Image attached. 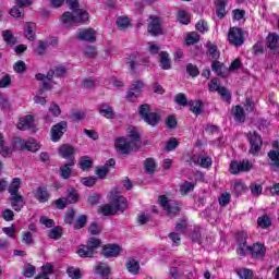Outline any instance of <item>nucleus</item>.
I'll return each mask as SVG.
<instances>
[{"instance_id":"nucleus-26","label":"nucleus","mask_w":279,"mask_h":279,"mask_svg":"<svg viewBox=\"0 0 279 279\" xmlns=\"http://www.w3.org/2000/svg\"><path fill=\"white\" fill-rule=\"evenodd\" d=\"M34 125V117L25 116L24 118L20 119L17 123V130H31Z\"/></svg>"},{"instance_id":"nucleus-47","label":"nucleus","mask_w":279,"mask_h":279,"mask_svg":"<svg viewBox=\"0 0 279 279\" xmlns=\"http://www.w3.org/2000/svg\"><path fill=\"white\" fill-rule=\"evenodd\" d=\"M86 119V113L82 110H76L72 113V121L74 123H80V121H84Z\"/></svg>"},{"instance_id":"nucleus-57","label":"nucleus","mask_w":279,"mask_h":279,"mask_svg":"<svg viewBox=\"0 0 279 279\" xmlns=\"http://www.w3.org/2000/svg\"><path fill=\"white\" fill-rule=\"evenodd\" d=\"M145 169L147 173H154V171L156 170V161H154V159H146Z\"/></svg>"},{"instance_id":"nucleus-6","label":"nucleus","mask_w":279,"mask_h":279,"mask_svg":"<svg viewBox=\"0 0 279 279\" xmlns=\"http://www.w3.org/2000/svg\"><path fill=\"white\" fill-rule=\"evenodd\" d=\"M140 117L147 123L148 125H158L160 122V116L156 112H151V108L149 105H142L138 109Z\"/></svg>"},{"instance_id":"nucleus-13","label":"nucleus","mask_w":279,"mask_h":279,"mask_svg":"<svg viewBox=\"0 0 279 279\" xmlns=\"http://www.w3.org/2000/svg\"><path fill=\"white\" fill-rule=\"evenodd\" d=\"M248 141L251 143L250 154H258L263 145V140L260 138V135H258V133L256 132H250Z\"/></svg>"},{"instance_id":"nucleus-8","label":"nucleus","mask_w":279,"mask_h":279,"mask_svg":"<svg viewBox=\"0 0 279 279\" xmlns=\"http://www.w3.org/2000/svg\"><path fill=\"white\" fill-rule=\"evenodd\" d=\"M252 161L247 160V159H243L242 161L238 162V161H232L230 163V173H232L233 175H236L239 173H245L247 171H252Z\"/></svg>"},{"instance_id":"nucleus-44","label":"nucleus","mask_w":279,"mask_h":279,"mask_svg":"<svg viewBox=\"0 0 279 279\" xmlns=\"http://www.w3.org/2000/svg\"><path fill=\"white\" fill-rule=\"evenodd\" d=\"M25 13V9H21L20 7H17L15 4V7H13L9 14L13 17V19H21V16H23V14Z\"/></svg>"},{"instance_id":"nucleus-42","label":"nucleus","mask_w":279,"mask_h":279,"mask_svg":"<svg viewBox=\"0 0 279 279\" xmlns=\"http://www.w3.org/2000/svg\"><path fill=\"white\" fill-rule=\"evenodd\" d=\"M117 25L121 31L128 29L130 27V19L120 16L117 19Z\"/></svg>"},{"instance_id":"nucleus-7","label":"nucleus","mask_w":279,"mask_h":279,"mask_svg":"<svg viewBox=\"0 0 279 279\" xmlns=\"http://www.w3.org/2000/svg\"><path fill=\"white\" fill-rule=\"evenodd\" d=\"M13 148L20 150L26 149L27 151L36 153L40 149V145L34 138L25 141L21 137H15L13 140Z\"/></svg>"},{"instance_id":"nucleus-20","label":"nucleus","mask_w":279,"mask_h":279,"mask_svg":"<svg viewBox=\"0 0 279 279\" xmlns=\"http://www.w3.org/2000/svg\"><path fill=\"white\" fill-rule=\"evenodd\" d=\"M78 40H86L87 43H95L97 40L95 29L86 28L78 32Z\"/></svg>"},{"instance_id":"nucleus-15","label":"nucleus","mask_w":279,"mask_h":279,"mask_svg":"<svg viewBox=\"0 0 279 279\" xmlns=\"http://www.w3.org/2000/svg\"><path fill=\"white\" fill-rule=\"evenodd\" d=\"M143 90V82L136 81L131 85V88L126 95L128 101H136L138 99V95Z\"/></svg>"},{"instance_id":"nucleus-30","label":"nucleus","mask_w":279,"mask_h":279,"mask_svg":"<svg viewBox=\"0 0 279 279\" xmlns=\"http://www.w3.org/2000/svg\"><path fill=\"white\" fill-rule=\"evenodd\" d=\"M228 3V0H217L216 1V14L218 19H223L226 16V4Z\"/></svg>"},{"instance_id":"nucleus-24","label":"nucleus","mask_w":279,"mask_h":279,"mask_svg":"<svg viewBox=\"0 0 279 279\" xmlns=\"http://www.w3.org/2000/svg\"><path fill=\"white\" fill-rule=\"evenodd\" d=\"M98 112L101 117H105V119H114V110H112V107H110V105H100L98 108Z\"/></svg>"},{"instance_id":"nucleus-1","label":"nucleus","mask_w":279,"mask_h":279,"mask_svg":"<svg viewBox=\"0 0 279 279\" xmlns=\"http://www.w3.org/2000/svg\"><path fill=\"white\" fill-rule=\"evenodd\" d=\"M108 199L111 204H106L100 207V213L104 217H110L117 215V213H123L128 210V198L121 195V191L114 187L108 194Z\"/></svg>"},{"instance_id":"nucleus-40","label":"nucleus","mask_w":279,"mask_h":279,"mask_svg":"<svg viewBox=\"0 0 279 279\" xmlns=\"http://www.w3.org/2000/svg\"><path fill=\"white\" fill-rule=\"evenodd\" d=\"M186 45H196V43H199V34L196 32L189 33L185 37Z\"/></svg>"},{"instance_id":"nucleus-43","label":"nucleus","mask_w":279,"mask_h":279,"mask_svg":"<svg viewBox=\"0 0 279 279\" xmlns=\"http://www.w3.org/2000/svg\"><path fill=\"white\" fill-rule=\"evenodd\" d=\"M60 175L63 180H69V178H71V163H65L60 168Z\"/></svg>"},{"instance_id":"nucleus-9","label":"nucleus","mask_w":279,"mask_h":279,"mask_svg":"<svg viewBox=\"0 0 279 279\" xmlns=\"http://www.w3.org/2000/svg\"><path fill=\"white\" fill-rule=\"evenodd\" d=\"M228 40L231 45H234V47H241V45L245 43V39L243 38V29L236 27L230 28Z\"/></svg>"},{"instance_id":"nucleus-63","label":"nucleus","mask_w":279,"mask_h":279,"mask_svg":"<svg viewBox=\"0 0 279 279\" xmlns=\"http://www.w3.org/2000/svg\"><path fill=\"white\" fill-rule=\"evenodd\" d=\"M183 276L185 279H197V270L196 269L184 270Z\"/></svg>"},{"instance_id":"nucleus-33","label":"nucleus","mask_w":279,"mask_h":279,"mask_svg":"<svg viewBox=\"0 0 279 279\" xmlns=\"http://www.w3.org/2000/svg\"><path fill=\"white\" fill-rule=\"evenodd\" d=\"M232 114L238 123H243V121H245V111L242 109L241 106H235L232 109Z\"/></svg>"},{"instance_id":"nucleus-10","label":"nucleus","mask_w":279,"mask_h":279,"mask_svg":"<svg viewBox=\"0 0 279 279\" xmlns=\"http://www.w3.org/2000/svg\"><path fill=\"white\" fill-rule=\"evenodd\" d=\"M158 202L160 206H162L163 210L168 213V215L175 216L180 213V205L178 203L169 202L167 196H159Z\"/></svg>"},{"instance_id":"nucleus-2","label":"nucleus","mask_w":279,"mask_h":279,"mask_svg":"<svg viewBox=\"0 0 279 279\" xmlns=\"http://www.w3.org/2000/svg\"><path fill=\"white\" fill-rule=\"evenodd\" d=\"M114 145L119 154L134 151L136 145H138V131L136 129H129L126 137H118Z\"/></svg>"},{"instance_id":"nucleus-14","label":"nucleus","mask_w":279,"mask_h":279,"mask_svg":"<svg viewBox=\"0 0 279 279\" xmlns=\"http://www.w3.org/2000/svg\"><path fill=\"white\" fill-rule=\"evenodd\" d=\"M9 201L11 203V207L15 213H21L23 208L25 207V197L21 194H11L9 196Z\"/></svg>"},{"instance_id":"nucleus-61","label":"nucleus","mask_w":279,"mask_h":279,"mask_svg":"<svg viewBox=\"0 0 279 279\" xmlns=\"http://www.w3.org/2000/svg\"><path fill=\"white\" fill-rule=\"evenodd\" d=\"M175 101L180 105V106H189V100L186 99V95L184 94H178L175 96Z\"/></svg>"},{"instance_id":"nucleus-16","label":"nucleus","mask_w":279,"mask_h":279,"mask_svg":"<svg viewBox=\"0 0 279 279\" xmlns=\"http://www.w3.org/2000/svg\"><path fill=\"white\" fill-rule=\"evenodd\" d=\"M162 21L160 17L150 16V23L148 24V32L151 36H160L162 34Z\"/></svg>"},{"instance_id":"nucleus-56","label":"nucleus","mask_w":279,"mask_h":279,"mask_svg":"<svg viewBox=\"0 0 279 279\" xmlns=\"http://www.w3.org/2000/svg\"><path fill=\"white\" fill-rule=\"evenodd\" d=\"M196 29L197 32H201L202 34H206L208 32V23L206 21L201 20L196 23Z\"/></svg>"},{"instance_id":"nucleus-35","label":"nucleus","mask_w":279,"mask_h":279,"mask_svg":"<svg viewBox=\"0 0 279 279\" xmlns=\"http://www.w3.org/2000/svg\"><path fill=\"white\" fill-rule=\"evenodd\" d=\"M59 23L64 29H69L71 27V12H64L59 19Z\"/></svg>"},{"instance_id":"nucleus-49","label":"nucleus","mask_w":279,"mask_h":279,"mask_svg":"<svg viewBox=\"0 0 279 279\" xmlns=\"http://www.w3.org/2000/svg\"><path fill=\"white\" fill-rule=\"evenodd\" d=\"M184 270L178 268V267H171L169 269L170 278L172 279H180L183 276Z\"/></svg>"},{"instance_id":"nucleus-45","label":"nucleus","mask_w":279,"mask_h":279,"mask_svg":"<svg viewBox=\"0 0 279 279\" xmlns=\"http://www.w3.org/2000/svg\"><path fill=\"white\" fill-rule=\"evenodd\" d=\"M53 204L56 208H58V210H64V208L69 206V198L66 197L58 198L53 202Z\"/></svg>"},{"instance_id":"nucleus-4","label":"nucleus","mask_w":279,"mask_h":279,"mask_svg":"<svg viewBox=\"0 0 279 279\" xmlns=\"http://www.w3.org/2000/svg\"><path fill=\"white\" fill-rule=\"evenodd\" d=\"M101 247V239L90 236L87 239L86 245L78 246V250L76 251V254L81 258H93L97 254V250Z\"/></svg>"},{"instance_id":"nucleus-38","label":"nucleus","mask_w":279,"mask_h":279,"mask_svg":"<svg viewBox=\"0 0 279 279\" xmlns=\"http://www.w3.org/2000/svg\"><path fill=\"white\" fill-rule=\"evenodd\" d=\"M177 19L181 25H189L191 23V15H189L186 11H179Z\"/></svg>"},{"instance_id":"nucleus-21","label":"nucleus","mask_w":279,"mask_h":279,"mask_svg":"<svg viewBox=\"0 0 279 279\" xmlns=\"http://www.w3.org/2000/svg\"><path fill=\"white\" fill-rule=\"evenodd\" d=\"M24 38L34 43L36 40V23L27 22L24 26Z\"/></svg>"},{"instance_id":"nucleus-39","label":"nucleus","mask_w":279,"mask_h":279,"mask_svg":"<svg viewBox=\"0 0 279 279\" xmlns=\"http://www.w3.org/2000/svg\"><path fill=\"white\" fill-rule=\"evenodd\" d=\"M233 191L236 195H241V193L247 191V185L242 180H236L233 184Z\"/></svg>"},{"instance_id":"nucleus-58","label":"nucleus","mask_w":279,"mask_h":279,"mask_svg":"<svg viewBox=\"0 0 279 279\" xmlns=\"http://www.w3.org/2000/svg\"><path fill=\"white\" fill-rule=\"evenodd\" d=\"M81 182L82 184H84V186H95L97 179L95 177H87V178H82Z\"/></svg>"},{"instance_id":"nucleus-23","label":"nucleus","mask_w":279,"mask_h":279,"mask_svg":"<svg viewBox=\"0 0 279 279\" xmlns=\"http://www.w3.org/2000/svg\"><path fill=\"white\" fill-rule=\"evenodd\" d=\"M36 80H38L39 82H43L44 90H51V80H53V74H51V72H48L47 75L36 74Z\"/></svg>"},{"instance_id":"nucleus-5","label":"nucleus","mask_w":279,"mask_h":279,"mask_svg":"<svg viewBox=\"0 0 279 279\" xmlns=\"http://www.w3.org/2000/svg\"><path fill=\"white\" fill-rule=\"evenodd\" d=\"M71 23H86L89 20L88 12L80 8V0H71Z\"/></svg>"},{"instance_id":"nucleus-22","label":"nucleus","mask_w":279,"mask_h":279,"mask_svg":"<svg viewBox=\"0 0 279 279\" xmlns=\"http://www.w3.org/2000/svg\"><path fill=\"white\" fill-rule=\"evenodd\" d=\"M49 197H51V195L47 191V187H37L35 193V198L37 199V202H39L40 204H45L46 202H49Z\"/></svg>"},{"instance_id":"nucleus-19","label":"nucleus","mask_w":279,"mask_h":279,"mask_svg":"<svg viewBox=\"0 0 279 279\" xmlns=\"http://www.w3.org/2000/svg\"><path fill=\"white\" fill-rule=\"evenodd\" d=\"M266 45L270 51L275 53L279 51V35L276 33H270L266 38Z\"/></svg>"},{"instance_id":"nucleus-51","label":"nucleus","mask_w":279,"mask_h":279,"mask_svg":"<svg viewBox=\"0 0 279 279\" xmlns=\"http://www.w3.org/2000/svg\"><path fill=\"white\" fill-rule=\"evenodd\" d=\"M50 239H54V241H58L62 238V228L61 227H54L50 230L49 233Z\"/></svg>"},{"instance_id":"nucleus-17","label":"nucleus","mask_w":279,"mask_h":279,"mask_svg":"<svg viewBox=\"0 0 279 279\" xmlns=\"http://www.w3.org/2000/svg\"><path fill=\"white\" fill-rule=\"evenodd\" d=\"M121 254V246L117 244H107L102 247L105 258H117Z\"/></svg>"},{"instance_id":"nucleus-25","label":"nucleus","mask_w":279,"mask_h":279,"mask_svg":"<svg viewBox=\"0 0 279 279\" xmlns=\"http://www.w3.org/2000/svg\"><path fill=\"white\" fill-rule=\"evenodd\" d=\"M207 56L209 60L214 61L219 60V57L221 56L217 46L210 41L207 43Z\"/></svg>"},{"instance_id":"nucleus-37","label":"nucleus","mask_w":279,"mask_h":279,"mask_svg":"<svg viewBox=\"0 0 279 279\" xmlns=\"http://www.w3.org/2000/svg\"><path fill=\"white\" fill-rule=\"evenodd\" d=\"M78 165L82 171H88V169L93 167V159H90L88 156L82 157L78 161Z\"/></svg>"},{"instance_id":"nucleus-28","label":"nucleus","mask_w":279,"mask_h":279,"mask_svg":"<svg viewBox=\"0 0 279 279\" xmlns=\"http://www.w3.org/2000/svg\"><path fill=\"white\" fill-rule=\"evenodd\" d=\"M21 190V179L20 178H14L9 187H8V193L10 195H19V191Z\"/></svg>"},{"instance_id":"nucleus-55","label":"nucleus","mask_w":279,"mask_h":279,"mask_svg":"<svg viewBox=\"0 0 279 279\" xmlns=\"http://www.w3.org/2000/svg\"><path fill=\"white\" fill-rule=\"evenodd\" d=\"M48 73H50V75L52 74V77L53 75H56V77H62V75H64V73H66V68L60 65V66H57L53 70H50Z\"/></svg>"},{"instance_id":"nucleus-54","label":"nucleus","mask_w":279,"mask_h":279,"mask_svg":"<svg viewBox=\"0 0 279 279\" xmlns=\"http://www.w3.org/2000/svg\"><path fill=\"white\" fill-rule=\"evenodd\" d=\"M88 232L92 235L97 236V234H101V227H99L97 222H92L88 227Z\"/></svg>"},{"instance_id":"nucleus-31","label":"nucleus","mask_w":279,"mask_h":279,"mask_svg":"<svg viewBox=\"0 0 279 279\" xmlns=\"http://www.w3.org/2000/svg\"><path fill=\"white\" fill-rule=\"evenodd\" d=\"M126 269L133 276H136L141 271V264L136 259H129L126 263Z\"/></svg>"},{"instance_id":"nucleus-11","label":"nucleus","mask_w":279,"mask_h":279,"mask_svg":"<svg viewBox=\"0 0 279 279\" xmlns=\"http://www.w3.org/2000/svg\"><path fill=\"white\" fill-rule=\"evenodd\" d=\"M66 128H69V125L66 124V121H61L54 124L51 128V142L58 143V141H60L64 135V132H66Z\"/></svg>"},{"instance_id":"nucleus-12","label":"nucleus","mask_w":279,"mask_h":279,"mask_svg":"<svg viewBox=\"0 0 279 279\" xmlns=\"http://www.w3.org/2000/svg\"><path fill=\"white\" fill-rule=\"evenodd\" d=\"M209 90L211 93H219V95L222 97V99L225 101H227L228 104H230V92H228V89H226L225 87H221L219 85V80L218 78H214L210 84H209Z\"/></svg>"},{"instance_id":"nucleus-53","label":"nucleus","mask_w":279,"mask_h":279,"mask_svg":"<svg viewBox=\"0 0 279 279\" xmlns=\"http://www.w3.org/2000/svg\"><path fill=\"white\" fill-rule=\"evenodd\" d=\"M87 220L88 218L86 216H80L74 222L75 230H81V228H84V226H86Z\"/></svg>"},{"instance_id":"nucleus-48","label":"nucleus","mask_w":279,"mask_h":279,"mask_svg":"<svg viewBox=\"0 0 279 279\" xmlns=\"http://www.w3.org/2000/svg\"><path fill=\"white\" fill-rule=\"evenodd\" d=\"M195 189V184L191 182H185L180 187L181 195H187V193H191Z\"/></svg>"},{"instance_id":"nucleus-50","label":"nucleus","mask_w":279,"mask_h":279,"mask_svg":"<svg viewBox=\"0 0 279 279\" xmlns=\"http://www.w3.org/2000/svg\"><path fill=\"white\" fill-rule=\"evenodd\" d=\"M48 48L49 43L40 40L38 47L35 49V53H37V56H45V51H47Z\"/></svg>"},{"instance_id":"nucleus-46","label":"nucleus","mask_w":279,"mask_h":279,"mask_svg":"<svg viewBox=\"0 0 279 279\" xmlns=\"http://www.w3.org/2000/svg\"><path fill=\"white\" fill-rule=\"evenodd\" d=\"M238 276L242 279H252L254 277V272L252 269L242 268L238 270Z\"/></svg>"},{"instance_id":"nucleus-41","label":"nucleus","mask_w":279,"mask_h":279,"mask_svg":"<svg viewBox=\"0 0 279 279\" xmlns=\"http://www.w3.org/2000/svg\"><path fill=\"white\" fill-rule=\"evenodd\" d=\"M257 226L259 228L266 229L269 228V226H271V218H269V216H262L257 219Z\"/></svg>"},{"instance_id":"nucleus-18","label":"nucleus","mask_w":279,"mask_h":279,"mask_svg":"<svg viewBox=\"0 0 279 279\" xmlns=\"http://www.w3.org/2000/svg\"><path fill=\"white\" fill-rule=\"evenodd\" d=\"M192 162H194V165H199V167H203V169L213 167V158L206 155H194L192 157Z\"/></svg>"},{"instance_id":"nucleus-60","label":"nucleus","mask_w":279,"mask_h":279,"mask_svg":"<svg viewBox=\"0 0 279 279\" xmlns=\"http://www.w3.org/2000/svg\"><path fill=\"white\" fill-rule=\"evenodd\" d=\"M34 274H36V267L33 265H28L23 271V276L26 278H33Z\"/></svg>"},{"instance_id":"nucleus-34","label":"nucleus","mask_w":279,"mask_h":279,"mask_svg":"<svg viewBox=\"0 0 279 279\" xmlns=\"http://www.w3.org/2000/svg\"><path fill=\"white\" fill-rule=\"evenodd\" d=\"M58 153L61 158L69 160V158H71V144L61 145L58 149Z\"/></svg>"},{"instance_id":"nucleus-29","label":"nucleus","mask_w":279,"mask_h":279,"mask_svg":"<svg viewBox=\"0 0 279 279\" xmlns=\"http://www.w3.org/2000/svg\"><path fill=\"white\" fill-rule=\"evenodd\" d=\"M95 275L101 276L102 278L110 276V267L104 263H99L95 266Z\"/></svg>"},{"instance_id":"nucleus-62","label":"nucleus","mask_w":279,"mask_h":279,"mask_svg":"<svg viewBox=\"0 0 279 279\" xmlns=\"http://www.w3.org/2000/svg\"><path fill=\"white\" fill-rule=\"evenodd\" d=\"M41 270H43L41 275L49 277L50 274H53V266L48 263V264L41 266Z\"/></svg>"},{"instance_id":"nucleus-52","label":"nucleus","mask_w":279,"mask_h":279,"mask_svg":"<svg viewBox=\"0 0 279 279\" xmlns=\"http://www.w3.org/2000/svg\"><path fill=\"white\" fill-rule=\"evenodd\" d=\"M22 242L25 245H34V234L29 231L24 232L22 235Z\"/></svg>"},{"instance_id":"nucleus-36","label":"nucleus","mask_w":279,"mask_h":279,"mask_svg":"<svg viewBox=\"0 0 279 279\" xmlns=\"http://www.w3.org/2000/svg\"><path fill=\"white\" fill-rule=\"evenodd\" d=\"M2 38L5 40L7 45H16V37H14V34H12L10 29L2 32Z\"/></svg>"},{"instance_id":"nucleus-32","label":"nucleus","mask_w":279,"mask_h":279,"mask_svg":"<svg viewBox=\"0 0 279 279\" xmlns=\"http://www.w3.org/2000/svg\"><path fill=\"white\" fill-rule=\"evenodd\" d=\"M189 106L193 114H196V117L202 114V109L204 108V102H202V100H192L189 102Z\"/></svg>"},{"instance_id":"nucleus-64","label":"nucleus","mask_w":279,"mask_h":279,"mask_svg":"<svg viewBox=\"0 0 279 279\" xmlns=\"http://www.w3.org/2000/svg\"><path fill=\"white\" fill-rule=\"evenodd\" d=\"M13 69L15 73H25V63L20 60L13 65Z\"/></svg>"},{"instance_id":"nucleus-3","label":"nucleus","mask_w":279,"mask_h":279,"mask_svg":"<svg viewBox=\"0 0 279 279\" xmlns=\"http://www.w3.org/2000/svg\"><path fill=\"white\" fill-rule=\"evenodd\" d=\"M267 250L265 248V245L260 243H256L253 246H247L245 241H240L236 248L238 256H247V254H251L253 258H263L265 256V253Z\"/></svg>"},{"instance_id":"nucleus-27","label":"nucleus","mask_w":279,"mask_h":279,"mask_svg":"<svg viewBox=\"0 0 279 279\" xmlns=\"http://www.w3.org/2000/svg\"><path fill=\"white\" fill-rule=\"evenodd\" d=\"M159 62L161 69H163L165 71H169V69H171V59L169 58L168 52L161 51L159 53Z\"/></svg>"},{"instance_id":"nucleus-59","label":"nucleus","mask_w":279,"mask_h":279,"mask_svg":"<svg viewBox=\"0 0 279 279\" xmlns=\"http://www.w3.org/2000/svg\"><path fill=\"white\" fill-rule=\"evenodd\" d=\"M178 147V140L175 137L170 138L166 144L167 151H173Z\"/></svg>"}]
</instances>
